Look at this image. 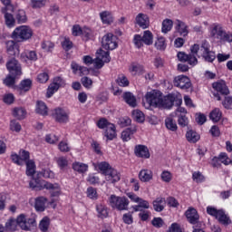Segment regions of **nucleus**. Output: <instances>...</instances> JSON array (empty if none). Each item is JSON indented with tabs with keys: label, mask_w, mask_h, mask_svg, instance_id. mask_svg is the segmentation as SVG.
I'll return each mask as SVG.
<instances>
[{
	"label": "nucleus",
	"mask_w": 232,
	"mask_h": 232,
	"mask_svg": "<svg viewBox=\"0 0 232 232\" xmlns=\"http://www.w3.org/2000/svg\"><path fill=\"white\" fill-rule=\"evenodd\" d=\"M17 226L23 231H32V227L35 226V218H27L24 214H20L16 219L10 218L5 223V229L7 231H15L17 229Z\"/></svg>",
	"instance_id": "1"
},
{
	"label": "nucleus",
	"mask_w": 232,
	"mask_h": 232,
	"mask_svg": "<svg viewBox=\"0 0 232 232\" xmlns=\"http://www.w3.org/2000/svg\"><path fill=\"white\" fill-rule=\"evenodd\" d=\"M190 52L191 53H196V57H198L199 53L207 63H213L217 59L215 52L209 50V43L208 41L202 42L201 46L197 44H193L190 47Z\"/></svg>",
	"instance_id": "2"
},
{
	"label": "nucleus",
	"mask_w": 232,
	"mask_h": 232,
	"mask_svg": "<svg viewBox=\"0 0 232 232\" xmlns=\"http://www.w3.org/2000/svg\"><path fill=\"white\" fill-rule=\"evenodd\" d=\"M29 188H31V189H34V191H41V189L44 188L53 190L54 191L53 193V197H57V195H59V191H61L59 188V184H53L48 181H41V179L34 178L29 182Z\"/></svg>",
	"instance_id": "3"
},
{
	"label": "nucleus",
	"mask_w": 232,
	"mask_h": 232,
	"mask_svg": "<svg viewBox=\"0 0 232 232\" xmlns=\"http://www.w3.org/2000/svg\"><path fill=\"white\" fill-rule=\"evenodd\" d=\"M207 213L208 215H210V217H214L219 224H222V226H229L232 224L231 218H229V215L226 214L224 209H217L215 207H208Z\"/></svg>",
	"instance_id": "4"
},
{
	"label": "nucleus",
	"mask_w": 232,
	"mask_h": 232,
	"mask_svg": "<svg viewBox=\"0 0 232 232\" xmlns=\"http://www.w3.org/2000/svg\"><path fill=\"white\" fill-rule=\"evenodd\" d=\"M32 35H34V32L32 31V28L28 25H21L16 27L13 34L12 37L14 39V41H17L18 43H24V41H28V39L32 38Z\"/></svg>",
	"instance_id": "5"
},
{
	"label": "nucleus",
	"mask_w": 232,
	"mask_h": 232,
	"mask_svg": "<svg viewBox=\"0 0 232 232\" xmlns=\"http://www.w3.org/2000/svg\"><path fill=\"white\" fill-rule=\"evenodd\" d=\"M108 203L112 209H118V211H126L128 210V206H130V200H128V198L119 197L114 194L109 197Z\"/></svg>",
	"instance_id": "6"
},
{
	"label": "nucleus",
	"mask_w": 232,
	"mask_h": 232,
	"mask_svg": "<svg viewBox=\"0 0 232 232\" xmlns=\"http://www.w3.org/2000/svg\"><path fill=\"white\" fill-rule=\"evenodd\" d=\"M213 96L216 101H222V97L220 95H229V87L226 84V82L223 80L214 82L212 83Z\"/></svg>",
	"instance_id": "7"
},
{
	"label": "nucleus",
	"mask_w": 232,
	"mask_h": 232,
	"mask_svg": "<svg viewBox=\"0 0 232 232\" xmlns=\"http://www.w3.org/2000/svg\"><path fill=\"white\" fill-rule=\"evenodd\" d=\"M102 46L104 50H115L119 46L117 36L111 33L106 34L102 38Z\"/></svg>",
	"instance_id": "8"
},
{
	"label": "nucleus",
	"mask_w": 232,
	"mask_h": 232,
	"mask_svg": "<svg viewBox=\"0 0 232 232\" xmlns=\"http://www.w3.org/2000/svg\"><path fill=\"white\" fill-rule=\"evenodd\" d=\"M111 57H110V52L99 49L96 52V58L94 59L95 68L101 69L104 66V63H110Z\"/></svg>",
	"instance_id": "9"
},
{
	"label": "nucleus",
	"mask_w": 232,
	"mask_h": 232,
	"mask_svg": "<svg viewBox=\"0 0 232 232\" xmlns=\"http://www.w3.org/2000/svg\"><path fill=\"white\" fill-rule=\"evenodd\" d=\"M146 102L150 104V106H153L154 108H160V104L162 103V93L160 92H147Z\"/></svg>",
	"instance_id": "10"
},
{
	"label": "nucleus",
	"mask_w": 232,
	"mask_h": 232,
	"mask_svg": "<svg viewBox=\"0 0 232 232\" xmlns=\"http://www.w3.org/2000/svg\"><path fill=\"white\" fill-rule=\"evenodd\" d=\"M6 68L13 77H20L23 75V71L21 68V63L15 58H11L6 63Z\"/></svg>",
	"instance_id": "11"
},
{
	"label": "nucleus",
	"mask_w": 232,
	"mask_h": 232,
	"mask_svg": "<svg viewBox=\"0 0 232 232\" xmlns=\"http://www.w3.org/2000/svg\"><path fill=\"white\" fill-rule=\"evenodd\" d=\"M185 217L189 222V224H192V226H200V216L198 215V211L195 209V208L189 207L186 212Z\"/></svg>",
	"instance_id": "12"
},
{
	"label": "nucleus",
	"mask_w": 232,
	"mask_h": 232,
	"mask_svg": "<svg viewBox=\"0 0 232 232\" xmlns=\"http://www.w3.org/2000/svg\"><path fill=\"white\" fill-rule=\"evenodd\" d=\"M8 12H14V5L4 6L1 8V14H4L6 26L12 28V26L15 24V18H14V14Z\"/></svg>",
	"instance_id": "13"
},
{
	"label": "nucleus",
	"mask_w": 232,
	"mask_h": 232,
	"mask_svg": "<svg viewBox=\"0 0 232 232\" xmlns=\"http://www.w3.org/2000/svg\"><path fill=\"white\" fill-rule=\"evenodd\" d=\"M174 86L181 90H189L191 88V80L186 75H179L174 78Z\"/></svg>",
	"instance_id": "14"
},
{
	"label": "nucleus",
	"mask_w": 232,
	"mask_h": 232,
	"mask_svg": "<svg viewBox=\"0 0 232 232\" xmlns=\"http://www.w3.org/2000/svg\"><path fill=\"white\" fill-rule=\"evenodd\" d=\"M179 61L181 63H188L190 66H196L198 64V60L197 59V53H190L186 54L185 53L179 52L177 55Z\"/></svg>",
	"instance_id": "15"
},
{
	"label": "nucleus",
	"mask_w": 232,
	"mask_h": 232,
	"mask_svg": "<svg viewBox=\"0 0 232 232\" xmlns=\"http://www.w3.org/2000/svg\"><path fill=\"white\" fill-rule=\"evenodd\" d=\"M53 117L56 122H60L61 124H66L70 121V114L62 108L54 110Z\"/></svg>",
	"instance_id": "16"
},
{
	"label": "nucleus",
	"mask_w": 232,
	"mask_h": 232,
	"mask_svg": "<svg viewBox=\"0 0 232 232\" xmlns=\"http://www.w3.org/2000/svg\"><path fill=\"white\" fill-rule=\"evenodd\" d=\"M224 28L220 24L215 23L212 24L209 28L208 32L211 35V37H214V39H220L222 37V34L224 33Z\"/></svg>",
	"instance_id": "17"
},
{
	"label": "nucleus",
	"mask_w": 232,
	"mask_h": 232,
	"mask_svg": "<svg viewBox=\"0 0 232 232\" xmlns=\"http://www.w3.org/2000/svg\"><path fill=\"white\" fill-rule=\"evenodd\" d=\"M105 179L110 184H115L121 180V173L117 169L111 168L108 172L105 174Z\"/></svg>",
	"instance_id": "18"
},
{
	"label": "nucleus",
	"mask_w": 232,
	"mask_h": 232,
	"mask_svg": "<svg viewBox=\"0 0 232 232\" xmlns=\"http://www.w3.org/2000/svg\"><path fill=\"white\" fill-rule=\"evenodd\" d=\"M135 133H137V126L131 125L130 127L122 130L121 140H123V142H128L131 140V138L133 137V135H135Z\"/></svg>",
	"instance_id": "19"
},
{
	"label": "nucleus",
	"mask_w": 232,
	"mask_h": 232,
	"mask_svg": "<svg viewBox=\"0 0 232 232\" xmlns=\"http://www.w3.org/2000/svg\"><path fill=\"white\" fill-rule=\"evenodd\" d=\"M136 24L143 30H146L150 26V17L146 14L140 13L136 16Z\"/></svg>",
	"instance_id": "20"
},
{
	"label": "nucleus",
	"mask_w": 232,
	"mask_h": 232,
	"mask_svg": "<svg viewBox=\"0 0 232 232\" xmlns=\"http://www.w3.org/2000/svg\"><path fill=\"white\" fill-rule=\"evenodd\" d=\"M136 157L140 159H150V150L145 145H137L134 150Z\"/></svg>",
	"instance_id": "21"
},
{
	"label": "nucleus",
	"mask_w": 232,
	"mask_h": 232,
	"mask_svg": "<svg viewBox=\"0 0 232 232\" xmlns=\"http://www.w3.org/2000/svg\"><path fill=\"white\" fill-rule=\"evenodd\" d=\"M138 177L141 182H150V180H153V171L143 169L139 172Z\"/></svg>",
	"instance_id": "22"
},
{
	"label": "nucleus",
	"mask_w": 232,
	"mask_h": 232,
	"mask_svg": "<svg viewBox=\"0 0 232 232\" xmlns=\"http://www.w3.org/2000/svg\"><path fill=\"white\" fill-rule=\"evenodd\" d=\"M175 24L177 32L179 34V35H182V37H186L188 34H189V31L188 30V25L183 21L176 20Z\"/></svg>",
	"instance_id": "23"
},
{
	"label": "nucleus",
	"mask_w": 232,
	"mask_h": 232,
	"mask_svg": "<svg viewBox=\"0 0 232 232\" xmlns=\"http://www.w3.org/2000/svg\"><path fill=\"white\" fill-rule=\"evenodd\" d=\"M46 202H48V199L44 197L36 198L34 203V209L36 211H39L40 213H43V211L46 209Z\"/></svg>",
	"instance_id": "24"
},
{
	"label": "nucleus",
	"mask_w": 232,
	"mask_h": 232,
	"mask_svg": "<svg viewBox=\"0 0 232 232\" xmlns=\"http://www.w3.org/2000/svg\"><path fill=\"white\" fill-rule=\"evenodd\" d=\"M173 104H175V95L170 94L164 99L162 98L160 108H167L169 110L170 108H173Z\"/></svg>",
	"instance_id": "25"
},
{
	"label": "nucleus",
	"mask_w": 232,
	"mask_h": 232,
	"mask_svg": "<svg viewBox=\"0 0 232 232\" xmlns=\"http://www.w3.org/2000/svg\"><path fill=\"white\" fill-rule=\"evenodd\" d=\"M104 137H106L107 140H113L117 137V131L113 123L108 125V128L104 131Z\"/></svg>",
	"instance_id": "26"
},
{
	"label": "nucleus",
	"mask_w": 232,
	"mask_h": 232,
	"mask_svg": "<svg viewBox=\"0 0 232 232\" xmlns=\"http://www.w3.org/2000/svg\"><path fill=\"white\" fill-rule=\"evenodd\" d=\"M122 97L125 102L128 103L131 108H135V106H137V99L133 93L127 92L123 93Z\"/></svg>",
	"instance_id": "27"
},
{
	"label": "nucleus",
	"mask_w": 232,
	"mask_h": 232,
	"mask_svg": "<svg viewBox=\"0 0 232 232\" xmlns=\"http://www.w3.org/2000/svg\"><path fill=\"white\" fill-rule=\"evenodd\" d=\"M129 72H131V75H142L144 73V65H141L140 63H131Z\"/></svg>",
	"instance_id": "28"
},
{
	"label": "nucleus",
	"mask_w": 232,
	"mask_h": 232,
	"mask_svg": "<svg viewBox=\"0 0 232 232\" xmlns=\"http://www.w3.org/2000/svg\"><path fill=\"white\" fill-rule=\"evenodd\" d=\"M154 210H156L158 213H160V211H164V206H166V198H157L152 202Z\"/></svg>",
	"instance_id": "29"
},
{
	"label": "nucleus",
	"mask_w": 232,
	"mask_h": 232,
	"mask_svg": "<svg viewBox=\"0 0 232 232\" xmlns=\"http://www.w3.org/2000/svg\"><path fill=\"white\" fill-rule=\"evenodd\" d=\"M96 211L98 213L99 218H107L108 217V207L102 203L96 205Z\"/></svg>",
	"instance_id": "30"
},
{
	"label": "nucleus",
	"mask_w": 232,
	"mask_h": 232,
	"mask_svg": "<svg viewBox=\"0 0 232 232\" xmlns=\"http://www.w3.org/2000/svg\"><path fill=\"white\" fill-rule=\"evenodd\" d=\"M13 116L18 121H23L26 117V110L23 107H15L13 109Z\"/></svg>",
	"instance_id": "31"
},
{
	"label": "nucleus",
	"mask_w": 232,
	"mask_h": 232,
	"mask_svg": "<svg viewBox=\"0 0 232 232\" xmlns=\"http://www.w3.org/2000/svg\"><path fill=\"white\" fill-rule=\"evenodd\" d=\"M186 139L188 142H192L193 144H195V142H198V140H200V135H198L197 131L189 130L186 133Z\"/></svg>",
	"instance_id": "32"
},
{
	"label": "nucleus",
	"mask_w": 232,
	"mask_h": 232,
	"mask_svg": "<svg viewBox=\"0 0 232 232\" xmlns=\"http://www.w3.org/2000/svg\"><path fill=\"white\" fill-rule=\"evenodd\" d=\"M209 119L212 122H218L222 119V111L218 108H215L210 113H209Z\"/></svg>",
	"instance_id": "33"
},
{
	"label": "nucleus",
	"mask_w": 232,
	"mask_h": 232,
	"mask_svg": "<svg viewBox=\"0 0 232 232\" xmlns=\"http://www.w3.org/2000/svg\"><path fill=\"white\" fill-rule=\"evenodd\" d=\"M30 88H32V80L26 79L23 80L18 87V91L20 93L29 92Z\"/></svg>",
	"instance_id": "34"
},
{
	"label": "nucleus",
	"mask_w": 232,
	"mask_h": 232,
	"mask_svg": "<svg viewBox=\"0 0 232 232\" xmlns=\"http://www.w3.org/2000/svg\"><path fill=\"white\" fill-rule=\"evenodd\" d=\"M141 38L143 39V44H147V46H150V44H153V33H151V31H144Z\"/></svg>",
	"instance_id": "35"
},
{
	"label": "nucleus",
	"mask_w": 232,
	"mask_h": 232,
	"mask_svg": "<svg viewBox=\"0 0 232 232\" xmlns=\"http://www.w3.org/2000/svg\"><path fill=\"white\" fill-rule=\"evenodd\" d=\"M100 17L103 24H111V22L113 21V16L111 15V13L108 11L100 13Z\"/></svg>",
	"instance_id": "36"
},
{
	"label": "nucleus",
	"mask_w": 232,
	"mask_h": 232,
	"mask_svg": "<svg viewBox=\"0 0 232 232\" xmlns=\"http://www.w3.org/2000/svg\"><path fill=\"white\" fill-rule=\"evenodd\" d=\"M15 19L19 24H23L28 21V18L26 17V12L23 9H19L15 13Z\"/></svg>",
	"instance_id": "37"
},
{
	"label": "nucleus",
	"mask_w": 232,
	"mask_h": 232,
	"mask_svg": "<svg viewBox=\"0 0 232 232\" xmlns=\"http://www.w3.org/2000/svg\"><path fill=\"white\" fill-rule=\"evenodd\" d=\"M36 113H39V115H48V107L44 102H37Z\"/></svg>",
	"instance_id": "38"
},
{
	"label": "nucleus",
	"mask_w": 232,
	"mask_h": 232,
	"mask_svg": "<svg viewBox=\"0 0 232 232\" xmlns=\"http://www.w3.org/2000/svg\"><path fill=\"white\" fill-rule=\"evenodd\" d=\"M72 169L78 173H86L88 171V165L81 162L72 163Z\"/></svg>",
	"instance_id": "39"
},
{
	"label": "nucleus",
	"mask_w": 232,
	"mask_h": 232,
	"mask_svg": "<svg viewBox=\"0 0 232 232\" xmlns=\"http://www.w3.org/2000/svg\"><path fill=\"white\" fill-rule=\"evenodd\" d=\"M171 28H173V20L165 19L162 22L161 32L162 34H168V32H171Z\"/></svg>",
	"instance_id": "40"
},
{
	"label": "nucleus",
	"mask_w": 232,
	"mask_h": 232,
	"mask_svg": "<svg viewBox=\"0 0 232 232\" xmlns=\"http://www.w3.org/2000/svg\"><path fill=\"white\" fill-rule=\"evenodd\" d=\"M26 175L27 177H34L35 175V162L34 160L26 161Z\"/></svg>",
	"instance_id": "41"
},
{
	"label": "nucleus",
	"mask_w": 232,
	"mask_h": 232,
	"mask_svg": "<svg viewBox=\"0 0 232 232\" xmlns=\"http://www.w3.org/2000/svg\"><path fill=\"white\" fill-rule=\"evenodd\" d=\"M165 126L170 131H177V130L179 128L177 126V121H175V120H173L172 118H167L165 120Z\"/></svg>",
	"instance_id": "42"
},
{
	"label": "nucleus",
	"mask_w": 232,
	"mask_h": 232,
	"mask_svg": "<svg viewBox=\"0 0 232 232\" xmlns=\"http://www.w3.org/2000/svg\"><path fill=\"white\" fill-rule=\"evenodd\" d=\"M213 160H218L219 162H222V164H225V166H229V164L232 162L229 157H227V154L225 152H221L218 158H215Z\"/></svg>",
	"instance_id": "43"
},
{
	"label": "nucleus",
	"mask_w": 232,
	"mask_h": 232,
	"mask_svg": "<svg viewBox=\"0 0 232 232\" xmlns=\"http://www.w3.org/2000/svg\"><path fill=\"white\" fill-rule=\"evenodd\" d=\"M95 168L102 171L103 175H105L108 172V170L111 168V166H110V163L106 161H102L100 163H97Z\"/></svg>",
	"instance_id": "44"
},
{
	"label": "nucleus",
	"mask_w": 232,
	"mask_h": 232,
	"mask_svg": "<svg viewBox=\"0 0 232 232\" xmlns=\"http://www.w3.org/2000/svg\"><path fill=\"white\" fill-rule=\"evenodd\" d=\"M116 82L119 86H121L122 88L130 86V81H128V78L124 74L119 75L116 80Z\"/></svg>",
	"instance_id": "45"
},
{
	"label": "nucleus",
	"mask_w": 232,
	"mask_h": 232,
	"mask_svg": "<svg viewBox=\"0 0 232 232\" xmlns=\"http://www.w3.org/2000/svg\"><path fill=\"white\" fill-rule=\"evenodd\" d=\"M132 117L136 122H144L145 121L144 113L139 110L132 111Z\"/></svg>",
	"instance_id": "46"
},
{
	"label": "nucleus",
	"mask_w": 232,
	"mask_h": 232,
	"mask_svg": "<svg viewBox=\"0 0 232 232\" xmlns=\"http://www.w3.org/2000/svg\"><path fill=\"white\" fill-rule=\"evenodd\" d=\"M39 227L43 232L48 231V227H50V218L48 217H44L40 221Z\"/></svg>",
	"instance_id": "47"
},
{
	"label": "nucleus",
	"mask_w": 232,
	"mask_h": 232,
	"mask_svg": "<svg viewBox=\"0 0 232 232\" xmlns=\"http://www.w3.org/2000/svg\"><path fill=\"white\" fill-rule=\"evenodd\" d=\"M87 197L92 200H97V198H99V195L97 194V188L93 187H89L87 188Z\"/></svg>",
	"instance_id": "48"
},
{
	"label": "nucleus",
	"mask_w": 232,
	"mask_h": 232,
	"mask_svg": "<svg viewBox=\"0 0 232 232\" xmlns=\"http://www.w3.org/2000/svg\"><path fill=\"white\" fill-rule=\"evenodd\" d=\"M46 5V0H31L30 6L34 8V10H37L38 8H43Z\"/></svg>",
	"instance_id": "49"
},
{
	"label": "nucleus",
	"mask_w": 232,
	"mask_h": 232,
	"mask_svg": "<svg viewBox=\"0 0 232 232\" xmlns=\"http://www.w3.org/2000/svg\"><path fill=\"white\" fill-rule=\"evenodd\" d=\"M15 79H17V76H14L9 73L4 80V84H5V86H8V88H12V86L15 84Z\"/></svg>",
	"instance_id": "50"
},
{
	"label": "nucleus",
	"mask_w": 232,
	"mask_h": 232,
	"mask_svg": "<svg viewBox=\"0 0 232 232\" xmlns=\"http://www.w3.org/2000/svg\"><path fill=\"white\" fill-rule=\"evenodd\" d=\"M92 35H93V32L92 31V29L88 27H83L82 29V37L84 41H89V39L92 37Z\"/></svg>",
	"instance_id": "51"
},
{
	"label": "nucleus",
	"mask_w": 232,
	"mask_h": 232,
	"mask_svg": "<svg viewBox=\"0 0 232 232\" xmlns=\"http://www.w3.org/2000/svg\"><path fill=\"white\" fill-rule=\"evenodd\" d=\"M221 104L225 110H232V96L226 95Z\"/></svg>",
	"instance_id": "52"
},
{
	"label": "nucleus",
	"mask_w": 232,
	"mask_h": 232,
	"mask_svg": "<svg viewBox=\"0 0 232 232\" xmlns=\"http://www.w3.org/2000/svg\"><path fill=\"white\" fill-rule=\"evenodd\" d=\"M133 44L136 48H142L144 46V40L140 34H135L133 37Z\"/></svg>",
	"instance_id": "53"
},
{
	"label": "nucleus",
	"mask_w": 232,
	"mask_h": 232,
	"mask_svg": "<svg viewBox=\"0 0 232 232\" xmlns=\"http://www.w3.org/2000/svg\"><path fill=\"white\" fill-rule=\"evenodd\" d=\"M155 46L157 50H166V38L165 37L158 38L155 43Z\"/></svg>",
	"instance_id": "54"
},
{
	"label": "nucleus",
	"mask_w": 232,
	"mask_h": 232,
	"mask_svg": "<svg viewBox=\"0 0 232 232\" xmlns=\"http://www.w3.org/2000/svg\"><path fill=\"white\" fill-rule=\"evenodd\" d=\"M59 91V88L53 84V82L48 86L47 88V92H46V97L47 99H50V97L53 96V93Z\"/></svg>",
	"instance_id": "55"
},
{
	"label": "nucleus",
	"mask_w": 232,
	"mask_h": 232,
	"mask_svg": "<svg viewBox=\"0 0 232 232\" xmlns=\"http://www.w3.org/2000/svg\"><path fill=\"white\" fill-rule=\"evenodd\" d=\"M5 48L8 53H12L17 48V44L14 40L7 41L5 42Z\"/></svg>",
	"instance_id": "56"
},
{
	"label": "nucleus",
	"mask_w": 232,
	"mask_h": 232,
	"mask_svg": "<svg viewBox=\"0 0 232 232\" xmlns=\"http://www.w3.org/2000/svg\"><path fill=\"white\" fill-rule=\"evenodd\" d=\"M53 84L56 85L58 89L64 88V86H66V81H64V79H63L62 77L57 76L53 79Z\"/></svg>",
	"instance_id": "57"
},
{
	"label": "nucleus",
	"mask_w": 232,
	"mask_h": 232,
	"mask_svg": "<svg viewBox=\"0 0 232 232\" xmlns=\"http://www.w3.org/2000/svg\"><path fill=\"white\" fill-rule=\"evenodd\" d=\"M22 57H26L28 61H37V53L34 51H27L22 54Z\"/></svg>",
	"instance_id": "58"
},
{
	"label": "nucleus",
	"mask_w": 232,
	"mask_h": 232,
	"mask_svg": "<svg viewBox=\"0 0 232 232\" xmlns=\"http://www.w3.org/2000/svg\"><path fill=\"white\" fill-rule=\"evenodd\" d=\"M81 82L84 88H87V90H90L93 84V81H92L91 78L88 76H84L81 79Z\"/></svg>",
	"instance_id": "59"
},
{
	"label": "nucleus",
	"mask_w": 232,
	"mask_h": 232,
	"mask_svg": "<svg viewBox=\"0 0 232 232\" xmlns=\"http://www.w3.org/2000/svg\"><path fill=\"white\" fill-rule=\"evenodd\" d=\"M160 177L163 182H171V179H173L171 172L168 170L162 171Z\"/></svg>",
	"instance_id": "60"
},
{
	"label": "nucleus",
	"mask_w": 232,
	"mask_h": 232,
	"mask_svg": "<svg viewBox=\"0 0 232 232\" xmlns=\"http://www.w3.org/2000/svg\"><path fill=\"white\" fill-rule=\"evenodd\" d=\"M54 46L55 45L51 41H44L42 43V49L44 50L45 52H52Z\"/></svg>",
	"instance_id": "61"
},
{
	"label": "nucleus",
	"mask_w": 232,
	"mask_h": 232,
	"mask_svg": "<svg viewBox=\"0 0 232 232\" xmlns=\"http://www.w3.org/2000/svg\"><path fill=\"white\" fill-rule=\"evenodd\" d=\"M188 122L189 121L188 120V117H186V115H179V116H178V124L181 128H186V126H188Z\"/></svg>",
	"instance_id": "62"
},
{
	"label": "nucleus",
	"mask_w": 232,
	"mask_h": 232,
	"mask_svg": "<svg viewBox=\"0 0 232 232\" xmlns=\"http://www.w3.org/2000/svg\"><path fill=\"white\" fill-rule=\"evenodd\" d=\"M219 39L223 41V43H232V34L223 31Z\"/></svg>",
	"instance_id": "63"
},
{
	"label": "nucleus",
	"mask_w": 232,
	"mask_h": 232,
	"mask_svg": "<svg viewBox=\"0 0 232 232\" xmlns=\"http://www.w3.org/2000/svg\"><path fill=\"white\" fill-rule=\"evenodd\" d=\"M192 179L195 182H204V175L200 171L193 172Z\"/></svg>",
	"instance_id": "64"
}]
</instances>
